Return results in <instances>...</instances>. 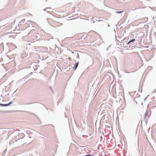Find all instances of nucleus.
<instances>
[{
	"label": "nucleus",
	"mask_w": 156,
	"mask_h": 156,
	"mask_svg": "<svg viewBox=\"0 0 156 156\" xmlns=\"http://www.w3.org/2000/svg\"><path fill=\"white\" fill-rule=\"evenodd\" d=\"M12 101H11L10 102H9V104H10L9 105H10L12 103Z\"/></svg>",
	"instance_id": "18"
},
{
	"label": "nucleus",
	"mask_w": 156,
	"mask_h": 156,
	"mask_svg": "<svg viewBox=\"0 0 156 156\" xmlns=\"http://www.w3.org/2000/svg\"><path fill=\"white\" fill-rule=\"evenodd\" d=\"M102 20H97V21H102Z\"/></svg>",
	"instance_id": "15"
},
{
	"label": "nucleus",
	"mask_w": 156,
	"mask_h": 156,
	"mask_svg": "<svg viewBox=\"0 0 156 156\" xmlns=\"http://www.w3.org/2000/svg\"><path fill=\"white\" fill-rule=\"evenodd\" d=\"M10 104H2L0 103V106L1 107L7 106L9 105Z\"/></svg>",
	"instance_id": "3"
},
{
	"label": "nucleus",
	"mask_w": 156,
	"mask_h": 156,
	"mask_svg": "<svg viewBox=\"0 0 156 156\" xmlns=\"http://www.w3.org/2000/svg\"><path fill=\"white\" fill-rule=\"evenodd\" d=\"M123 12V11H116L115 12V13H118V14L121 13L122 12Z\"/></svg>",
	"instance_id": "7"
},
{
	"label": "nucleus",
	"mask_w": 156,
	"mask_h": 156,
	"mask_svg": "<svg viewBox=\"0 0 156 156\" xmlns=\"http://www.w3.org/2000/svg\"><path fill=\"white\" fill-rule=\"evenodd\" d=\"M21 141L22 142V145H23L24 144H25L26 143V142L25 141H24V140H21Z\"/></svg>",
	"instance_id": "6"
},
{
	"label": "nucleus",
	"mask_w": 156,
	"mask_h": 156,
	"mask_svg": "<svg viewBox=\"0 0 156 156\" xmlns=\"http://www.w3.org/2000/svg\"><path fill=\"white\" fill-rule=\"evenodd\" d=\"M50 88H51V90H52V89L51 87H50Z\"/></svg>",
	"instance_id": "19"
},
{
	"label": "nucleus",
	"mask_w": 156,
	"mask_h": 156,
	"mask_svg": "<svg viewBox=\"0 0 156 156\" xmlns=\"http://www.w3.org/2000/svg\"><path fill=\"white\" fill-rule=\"evenodd\" d=\"M129 43V41L127 43V44H129L130 43Z\"/></svg>",
	"instance_id": "16"
},
{
	"label": "nucleus",
	"mask_w": 156,
	"mask_h": 156,
	"mask_svg": "<svg viewBox=\"0 0 156 156\" xmlns=\"http://www.w3.org/2000/svg\"><path fill=\"white\" fill-rule=\"evenodd\" d=\"M147 112H146L144 115V117L145 118H146L147 117Z\"/></svg>",
	"instance_id": "11"
},
{
	"label": "nucleus",
	"mask_w": 156,
	"mask_h": 156,
	"mask_svg": "<svg viewBox=\"0 0 156 156\" xmlns=\"http://www.w3.org/2000/svg\"><path fill=\"white\" fill-rule=\"evenodd\" d=\"M25 21V19H23V20H21V21L20 22V23H23Z\"/></svg>",
	"instance_id": "8"
},
{
	"label": "nucleus",
	"mask_w": 156,
	"mask_h": 156,
	"mask_svg": "<svg viewBox=\"0 0 156 156\" xmlns=\"http://www.w3.org/2000/svg\"><path fill=\"white\" fill-rule=\"evenodd\" d=\"M51 126H52V127H54V126H53V125H51Z\"/></svg>",
	"instance_id": "22"
},
{
	"label": "nucleus",
	"mask_w": 156,
	"mask_h": 156,
	"mask_svg": "<svg viewBox=\"0 0 156 156\" xmlns=\"http://www.w3.org/2000/svg\"><path fill=\"white\" fill-rule=\"evenodd\" d=\"M14 46H15V47H16V45H15V44H14Z\"/></svg>",
	"instance_id": "24"
},
{
	"label": "nucleus",
	"mask_w": 156,
	"mask_h": 156,
	"mask_svg": "<svg viewBox=\"0 0 156 156\" xmlns=\"http://www.w3.org/2000/svg\"><path fill=\"white\" fill-rule=\"evenodd\" d=\"M108 27H109V24L108 25Z\"/></svg>",
	"instance_id": "25"
},
{
	"label": "nucleus",
	"mask_w": 156,
	"mask_h": 156,
	"mask_svg": "<svg viewBox=\"0 0 156 156\" xmlns=\"http://www.w3.org/2000/svg\"><path fill=\"white\" fill-rule=\"evenodd\" d=\"M19 112H24V111H20Z\"/></svg>",
	"instance_id": "21"
},
{
	"label": "nucleus",
	"mask_w": 156,
	"mask_h": 156,
	"mask_svg": "<svg viewBox=\"0 0 156 156\" xmlns=\"http://www.w3.org/2000/svg\"><path fill=\"white\" fill-rule=\"evenodd\" d=\"M48 9V8H46L44 9V11H46V9Z\"/></svg>",
	"instance_id": "14"
},
{
	"label": "nucleus",
	"mask_w": 156,
	"mask_h": 156,
	"mask_svg": "<svg viewBox=\"0 0 156 156\" xmlns=\"http://www.w3.org/2000/svg\"><path fill=\"white\" fill-rule=\"evenodd\" d=\"M93 23H94V21H93Z\"/></svg>",
	"instance_id": "23"
},
{
	"label": "nucleus",
	"mask_w": 156,
	"mask_h": 156,
	"mask_svg": "<svg viewBox=\"0 0 156 156\" xmlns=\"http://www.w3.org/2000/svg\"><path fill=\"white\" fill-rule=\"evenodd\" d=\"M78 64H79V62H76L74 65V66L73 67L74 69H76L78 66Z\"/></svg>",
	"instance_id": "4"
},
{
	"label": "nucleus",
	"mask_w": 156,
	"mask_h": 156,
	"mask_svg": "<svg viewBox=\"0 0 156 156\" xmlns=\"http://www.w3.org/2000/svg\"><path fill=\"white\" fill-rule=\"evenodd\" d=\"M0 46L2 47H3V43H1L0 44Z\"/></svg>",
	"instance_id": "10"
},
{
	"label": "nucleus",
	"mask_w": 156,
	"mask_h": 156,
	"mask_svg": "<svg viewBox=\"0 0 156 156\" xmlns=\"http://www.w3.org/2000/svg\"><path fill=\"white\" fill-rule=\"evenodd\" d=\"M50 88H51V90H52V89L51 87H50Z\"/></svg>",
	"instance_id": "20"
},
{
	"label": "nucleus",
	"mask_w": 156,
	"mask_h": 156,
	"mask_svg": "<svg viewBox=\"0 0 156 156\" xmlns=\"http://www.w3.org/2000/svg\"><path fill=\"white\" fill-rule=\"evenodd\" d=\"M28 22L30 23H31L32 22V21L30 20H28Z\"/></svg>",
	"instance_id": "12"
},
{
	"label": "nucleus",
	"mask_w": 156,
	"mask_h": 156,
	"mask_svg": "<svg viewBox=\"0 0 156 156\" xmlns=\"http://www.w3.org/2000/svg\"><path fill=\"white\" fill-rule=\"evenodd\" d=\"M36 32V30L35 29H33L31 30L30 32L28 34H35Z\"/></svg>",
	"instance_id": "2"
},
{
	"label": "nucleus",
	"mask_w": 156,
	"mask_h": 156,
	"mask_svg": "<svg viewBox=\"0 0 156 156\" xmlns=\"http://www.w3.org/2000/svg\"><path fill=\"white\" fill-rule=\"evenodd\" d=\"M37 69V67H35V68H34V70H36Z\"/></svg>",
	"instance_id": "17"
},
{
	"label": "nucleus",
	"mask_w": 156,
	"mask_h": 156,
	"mask_svg": "<svg viewBox=\"0 0 156 156\" xmlns=\"http://www.w3.org/2000/svg\"><path fill=\"white\" fill-rule=\"evenodd\" d=\"M38 38V36L36 35H33L32 37V38L33 40L36 39Z\"/></svg>",
	"instance_id": "5"
},
{
	"label": "nucleus",
	"mask_w": 156,
	"mask_h": 156,
	"mask_svg": "<svg viewBox=\"0 0 156 156\" xmlns=\"http://www.w3.org/2000/svg\"><path fill=\"white\" fill-rule=\"evenodd\" d=\"M84 156H92L90 154H87V155H85Z\"/></svg>",
	"instance_id": "13"
},
{
	"label": "nucleus",
	"mask_w": 156,
	"mask_h": 156,
	"mask_svg": "<svg viewBox=\"0 0 156 156\" xmlns=\"http://www.w3.org/2000/svg\"><path fill=\"white\" fill-rule=\"evenodd\" d=\"M21 135L23 136L24 135L23 134H18L17 135H15L14 136V137L12 138V139L14 140L15 141H17L18 140H19L20 139V138L19 137V135Z\"/></svg>",
	"instance_id": "1"
},
{
	"label": "nucleus",
	"mask_w": 156,
	"mask_h": 156,
	"mask_svg": "<svg viewBox=\"0 0 156 156\" xmlns=\"http://www.w3.org/2000/svg\"><path fill=\"white\" fill-rule=\"evenodd\" d=\"M135 41V39H133L132 40H131L130 41H129V43H131Z\"/></svg>",
	"instance_id": "9"
}]
</instances>
